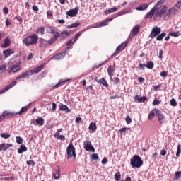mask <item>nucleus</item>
Here are the masks:
<instances>
[{
	"label": "nucleus",
	"mask_w": 181,
	"mask_h": 181,
	"mask_svg": "<svg viewBox=\"0 0 181 181\" xmlns=\"http://www.w3.org/2000/svg\"><path fill=\"white\" fill-rule=\"evenodd\" d=\"M87 30V29H83L81 31H79L78 33H77L76 35H75V40L74 41V43L76 42V41L78 39V37H80V36H81V35H83V32H86Z\"/></svg>",
	"instance_id": "31"
},
{
	"label": "nucleus",
	"mask_w": 181,
	"mask_h": 181,
	"mask_svg": "<svg viewBox=\"0 0 181 181\" xmlns=\"http://www.w3.org/2000/svg\"><path fill=\"white\" fill-rule=\"evenodd\" d=\"M130 165L132 166V168H139L141 166H142V165H144V161L139 156L134 155L130 160Z\"/></svg>",
	"instance_id": "3"
},
{
	"label": "nucleus",
	"mask_w": 181,
	"mask_h": 181,
	"mask_svg": "<svg viewBox=\"0 0 181 181\" xmlns=\"http://www.w3.org/2000/svg\"><path fill=\"white\" fill-rule=\"evenodd\" d=\"M146 69H149V70H152V69H153V66H155V64H153V62L152 61H148L147 62V64H145Z\"/></svg>",
	"instance_id": "33"
},
{
	"label": "nucleus",
	"mask_w": 181,
	"mask_h": 181,
	"mask_svg": "<svg viewBox=\"0 0 181 181\" xmlns=\"http://www.w3.org/2000/svg\"><path fill=\"white\" fill-rule=\"evenodd\" d=\"M168 11V6L165 5V0H160L149 12L146 13V19H151L153 16L154 18H162Z\"/></svg>",
	"instance_id": "1"
},
{
	"label": "nucleus",
	"mask_w": 181,
	"mask_h": 181,
	"mask_svg": "<svg viewBox=\"0 0 181 181\" xmlns=\"http://www.w3.org/2000/svg\"><path fill=\"white\" fill-rule=\"evenodd\" d=\"M26 164L29 166H30V165H32V166H35V165H36V163L34 160H28L26 162Z\"/></svg>",
	"instance_id": "53"
},
{
	"label": "nucleus",
	"mask_w": 181,
	"mask_h": 181,
	"mask_svg": "<svg viewBox=\"0 0 181 181\" xmlns=\"http://www.w3.org/2000/svg\"><path fill=\"white\" fill-rule=\"evenodd\" d=\"M89 129L90 131H93V132H95V131L97 130V124H95V123L91 122L89 124Z\"/></svg>",
	"instance_id": "38"
},
{
	"label": "nucleus",
	"mask_w": 181,
	"mask_h": 181,
	"mask_svg": "<svg viewBox=\"0 0 181 181\" xmlns=\"http://www.w3.org/2000/svg\"><path fill=\"white\" fill-rule=\"evenodd\" d=\"M115 71V65L109 66V67L107 68V73L111 80H112V76H114Z\"/></svg>",
	"instance_id": "18"
},
{
	"label": "nucleus",
	"mask_w": 181,
	"mask_h": 181,
	"mask_svg": "<svg viewBox=\"0 0 181 181\" xmlns=\"http://www.w3.org/2000/svg\"><path fill=\"white\" fill-rule=\"evenodd\" d=\"M113 83H115V84H119V83H121V81L119 80V78L118 77H114L112 79Z\"/></svg>",
	"instance_id": "47"
},
{
	"label": "nucleus",
	"mask_w": 181,
	"mask_h": 181,
	"mask_svg": "<svg viewBox=\"0 0 181 181\" xmlns=\"http://www.w3.org/2000/svg\"><path fill=\"white\" fill-rule=\"evenodd\" d=\"M92 159L93 160H98V153L92 154Z\"/></svg>",
	"instance_id": "55"
},
{
	"label": "nucleus",
	"mask_w": 181,
	"mask_h": 181,
	"mask_svg": "<svg viewBox=\"0 0 181 181\" xmlns=\"http://www.w3.org/2000/svg\"><path fill=\"white\" fill-rule=\"evenodd\" d=\"M78 7H76L74 9H70L69 11H66V15L70 16L71 18H74L78 13Z\"/></svg>",
	"instance_id": "12"
},
{
	"label": "nucleus",
	"mask_w": 181,
	"mask_h": 181,
	"mask_svg": "<svg viewBox=\"0 0 181 181\" xmlns=\"http://www.w3.org/2000/svg\"><path fill=\"white\" fill-rule=\"evenodd\" d=\"M179 11L176 9V8L173 7L170 8L166 13L167 16H171V15H176Z\"/></svg>",
	"instance_id": "20"
},
{
	"label": "nucleus",
	"mask_w": 181,
	"mask_h": 181,
	"mask_svg": "<svg viewBox=\"0 0 181 181\" xmlns=\"http://www.w3.org/2000/svg\"><path fill=\"white\" fill-rule=\"evenodd\" d=\"M134 100L136 103H145V101H146V97L144 96L139 98V95H136L134 96Z\"/></svg>",
	"instance_id": "21"
},
{
	"label": "nucleus",
	"mask_w": 181,
	"mask_h": 181,
	"mask_svg": "<svg viewBox=\"0 0 181 181\" xmlns=\"http://www.w3.org/2000/svg\"><path fill=\"white\" fill-rule=\"evenodd\" d=\"M44 67V65H40L39 66L32 69L31 71H33V73H40V71H42L43 70Z\"/></svg>",
	"instance_id": "26"
},
{
	"label": "nucleus",
	"mask_w": 181,
	"mask_h": 181,
	"mask_svg": "<svg viewBox=\"0 0 181 181\" xmlns=\"http://www.w3.org/2000/svg\"><path fill=\"white\" fill-rule=\"evenodd\" d=\"M166 36V33H162L161 34H158L156 37V40L159 42L162 41L163 39Z\"/></svg>",
	"instance_id": "39"
},
{
	"label": "nucleus",
	"mask_w": 181,
	"mask_h": 181,
	"mask_svg": "<svg viewBox=\"0 0 181 181\" xmlns=\"http://www.w3.org/2000/svg\"><path fill=\"white\" fill-rule=\"evenodd\" d=\"M95 81L104 87H108V82H107V80L104 78H100L99 81L95 79Z\"/></svg>",
	"instance_id": "22"
},
{
	"label": "nucleus",
	"mask_w": 181,
	"mask_h": 181,
	"mask_svg": "<svg viewBox=\"0 0 181 181\" xmlns=\"http://www.w3.org/2000/svg\"><path fill=\"white\" fill-rule=\"evenodd\" d=\"M5 70H6V66L5 65H1L0 73H5Z\"/></svg>",
	"instance_id": "51"
},
{
	"label": "nucleus",
	"mask_w": 181,
	"mask_h": 181,
	"mask_svg": "<svg viewBox=\"0 0 181 181\" xmlns=\"http://www.w3.org/2000/svg\"><path fill=\"white\" fill-rule=\"evenodd\" d=\"M3 12L5 15H8V13H9V8H8V7H4L3 8Z\"/></svg>",
	"instance_id": "56"
},
{
	"label": "nucleus",
	"mask_w": 181,
	"mask_h": 181,
	"mask_svg": "<svg viewBox=\"0 0 181 181\" xmlns=\"http://www.w3.org/2000/svg\"><path fill=\"white\" fill-rule=\"evenodd\" d=\"M169 36H172L173 37H179V36H181V33L180 31L170 33Z\"/></svg>",
	"instance_id": "40"
},
{
	"label": "nucleus",
	"mask_w": 181,
	"mask_h": 181,
	"mask_svg": "<svg viewBox=\"0 0 181 181\" xmlns=\"http://www.w3.org/2000/svg\"><path fill=\"white\" fill-rule=\"evenodd\" d=\"M175 176H176L177 179H179L181 177V171H177L175 173Z\"/></svg>",
	"instance_id": "63"
},
{
	"label": "nucleus",
	"mask_w": 181,
	"mask_h": 181,
	"mask_svg": "<svg viewBox=\"0 0 181 181\" xmlns=\"http://www.w3.org/2000/svg\"><path fill=\"white\" fill-rule=\"evenodd\" d=\"M60 110L61 111H66V112H70V111H71L70 109H69V107L66 105H62L60 107Z\"/></svg>",
	"instance_id": "41"
},
{
	"label": "nucleus",
	"mask_w": 181,
	"mask_h": 181,
	"mask_svg": "<svg viewBox=\"0 0 181 181\" xmlns=\"http://www.w3.org/2000/svg\"><path fill=\"white\" fill-rule=\"evenodd\" d=\"M158 57L159 59H163V49H160Z\"/></svg>",
	"instance_id": "57"
},
{
	"label": "nucleus",
	"mask_w": 181,
	"mask_h": 181,
	"mask_svg": "<svg viewBox=\"0 0 181 181\" xmlns=\"http://www.w3.org/2000/svg\"><path fill=\"white\" fill-rule=\"evenodd\" d=\"M144 67H146V66H145V64H139V65L137 67V69H139V70H144Z\"/></svg>",
	"instance_id": "58"
},
{
	"label": "nucleus",
	"mask_w": 181,
	"mask_h": 181,
	"mask_svg": "<svg viewBox=\"0 0 181 181\" xmlns=\"http://www.w3.org/2000/svg\"><path fill=\"white\" fill-rule=\"evenodd\" d=\"M59 36L62 39H66V37H69L70 36V33L67 30H65L59 33Z\"/></svg>",
	"instance_id": "23"
},
{
	"label": "nucleus",
	"mask_w": 181,
	"mask_h": 181,
	"mask_svg": "<svg viewBox=\"0 0 181 181\" xmlns=\"http://www.w3.org/2000/svg\"><path fill=\"white\" fill-rule=\"evenodd\" d=\"M117 11H118V8H117V7H114V8H112L109 10L105 11V15H110V13L117 12Z\"/></svg>",
	"instance_id": "29"
},
{
	"label": "nucleus",
	"mask_w": 181,
	"mask_h": 181,
	"mask_svg": "<svg viewBox=\"0 0 181 181\" xmlns=\"http://www.w3.org/2000/svg\"><path fill=\"white\" fill-rule=\"evenodd\" d=\"M64 56H66V52H61L54 55L51 59L52 60H62V59H64Z\"/></svg>",
	"instance_id": "17"
},
{
	"label": "nucleus",
	"mask_w": 181,
	"mask_h": 181,
	"mask_svg": "<svg viewBox=\"0 0 181 181\" xmlns=\"http://www.w3.org/2000/svg\"><path fill=\"white\" fill-rule=\"evenodd\" d=\"M180 153H181V145L178 144V146L177 147L176 156L177 157L180 156Z\"/></svg>",
	"instance_id": "44"
},
{
	"label": "nucleus",
	"mask_w": 181,
	"mask_h": 181,
	"mask_svg": "<svg viewBox=\"0 0 181 181\" xmlns=\"http://www.w3.org/2000/svg\"><path fill=\"white\" fill-rule=\"evenodd\" d=\"M159 104H160V101L158 100H154L153 101V105H159Z\"/></svg>",
	"instance_id": "60"
},
{
	"label": "nucleus",
	"mask_w": 181,
	"mask_h": 181,
	"mask_svg": "<svg viewBox=\"0 0 181 181\" xmlns=\"http://www.w3.org/2000/svg\"><path fill=\"white\" fill-rule=\"evenodd\" d=\"M32 74H33V71H28L22 74H21L20 76H18L16 80H19L21 78H26V77H29V76H32Z\"/></svg>",
	"instance_id": "14"
},
{
	"label": "nucleus",
	"mask_w": 181,
	"mask_h": 181,
	"mask_svg": "<svg viewBox=\"0 0 181 181\" xmlns=\"http://www.w3.org/2000/svg\"><path fill=\"white\" fill-rule=\"evenodd\" d=\"M66 155L68 159H70V158H74V159H76V158H77V155L76 154V148H74V146H73V142H71L67 146Z\"/></svg>",
	"instance_id": "4"
},
{
	"label": "nucleus",
	"mask_w": 181,
	"mask_h": 181,
	"mask_svg": "<svg viewBox=\"0 0 181 181\" xmlns=\"http://www.w3.org/2000/svg\"><path fill=\"white\" fill-rule=\"evenodd\" d=\"M16 143L18 144H23V139H22V137L21 136H16Z\"/></svg>",
	"instance_id": "45"
},
{
	"label": "nucleus",
	"mask_w": 181,
	"mask_h": 181,
	"mask_svg": "<svg viewBox=\"0 0 181 181\" xmlns=\"http://www.w3.org/2000/svg\"><path fill=\"white\" fill-rule=\"evenodd\" d=\"M62 131H63V129H58V130L56 132L55 134H54V138H56V136H57V135H60V133L62 132Z\"/></svg>",
	"instance_id": "61"
},
{
	"label": "nucleus",
	"mask_w": 181,
	"mask_h": 181,
	"mask_svg": "<svg viewBox=\"0 0 181 181\" xmlns=\"http://www.w3.org/2000/svg\"><path fill=\"white\" fill-rule=\"evenodd\" d=\"M57 139H59V141H66V137L63 135L59 134V135H57Z\"/></svg>",
	"instance_id": "52"
},
{
	"label": "nucleus",
	"mask_w": 181,
	"mask_h": 181,
	"mask_svg": "<svg viewBox=\"0 0 181 181\" xmlns=\"http://www.w3.org/2000/svg\"><path fill=\"white\" fill-rule=\"evenodd\" d=\"M37 33L38 35H41V36H43L45 35V27H39L37 28Z\"/></svg>",
	"instance_id": "37"
},
{
	"label": "nucleus",
	"mask_w": 181,
	"mask_h": 181,
	"mask_svg": "<svg viewBox=\"0 0 181 181\" xmlns=\"http://www.w3.org/2000/svg\"><path fill=\"white\" fill-rule=\"evenodd\" d=\"M73 43H74V42H73V40H69L66 43V46H71L73 45Z\"/></svg>",
	"instance_id": "62"
},
{
	"label": "nucleus",
	"mask_w": 181,
	"mask_h": 181,
	"mask_svg": "<svg viewBox=\"0 0 181 181\" xmlns=\"http://www.w3.org/2000/svg\"><path fill=\"white\" fill-rule=\"evenodd\" d=\"M48 33H49L50 35H54V37H51L49 40V44L54 43V42H56L57 39H59V37L60 36V33L55 31L53 27H49V31H48Z\"/></svg>",
	"instance_id": "5"
},
{
	"label": "nucleus",
	"mask_w": 181,
	"mask_h": 181,
	"mask_svg": "<svg viewBox=\"0 0 181 181\" xmlns=\"http://www.w3.org/2000/svg\"><path fill=\"white\" fill-rule=\"evenodd\" d=\"M0 136H1V138H3L4 139H8V138H11V134L1 133V134H0Z\"/></svg>",
	"instance_id": "42"
},
{
	"label": "nucleus",
	"mask_w": 181,
	"mask_h": 181,
	"mask_svg": "<svg viewBox=\"0 0 181 181\" xmlns=\"http://www.w3.org/2000/svg\"><path fill=\"white\" fill-rule=\"evenodd\" d=\"M170 103V105H172L173 107H176L177 105V103L176 102V100H175V98H172Z\"/></svg>",
	"instance_id": "46"
},
{
	"label": "nucleus",
	"mask_w": 181,
	"mask_h": 181,
	"mask_svg": "<svg viewBox=\"0 0 181 181\" xmlns=\"http://www.w3.org/2000/svg\"><path fill=\"white\" fill-rule=\"evenodd\" d=\"M175 6L176 8H179V9H181V1H178L175 5Z\"/></svg>",
	"instance_id": "64"
},
{
	"label": "nucleus",
	"mask_w": 181,
	"mask_h": 181,
	"mask_svg": "<svg viewBox=\"0 0 181 181\" xmlns=\"http://www.w3.org/2000/svg\"><path fill=\"white\" fill-rule=\"evenodd\" d=\"M160 76L161 77H167V76H168V72H166V71H162V72H160Z\"/></svg>",
	"instance_id": "59"
},
{
	"label": "nucleus",
	"mask_w": 181,
	"mask_h": 181,
	"mask_svg": "<svg viewBox=\"0 0 181 181\" xmlns=\"http://www.w3.org/2000/svg\"><path fill=\"white\" fill-rule=\"evenodd\" d=\"M13 145L12 144L3 143L0 144V152L1 151H8L9 148H12Z\"/></svg>",
	"instance_id": "16"
},
{
	"label": "nucleus",
	"mask_w": 181,
	"mask_h": 181,
	"mask_svg": "<svg viewBox=\"0 0 181 181\" xmlns=\"http://www.w3.org/2000/svg\"><path fill=\"white\" fill-rule=\"evenodd\" d=\"M9 45H11V40H9V38H6L4 40V43L1 45V47H8Z\"/></svg>",
	"instance_id": "36"
},
{
	"label": "nucleus",
	"mask_w": 181,
	"mask_h": 181,
	"mask_svg": "<svg viewBox=\"0 0 181 181\" xmlns=\"http://www.w3.org/2000/svg\"><path fill=\"white\" fill-rule=\"evenodd\" d=\"M28 151V148L24 144H22L20 148L18 149V153H23V152H26Z\"/></svg>",
	"instance_id": "27"
},
{
	"label": "nucleus",
	"mask_w": 181,
	"mask_h": 181,
	"mask_svg": "<svg viewBox=\"0 0 181 181\" xmlns=\"http://www.w3.org/2000/svg\"><path fill=\"white\" fill-rule=\"evenodd\" d=\"M45 124V119L42 117H39L35 119V122H34V125H43Z\"/></svg>",
	"instance_id": "24"
},
{
	"label": "nucleus",
	"mask_w": 181,
	"mask_h": 181,
	"mask_svg": "<svg viewBox=\"0 0 181 181\" xmlns=\"http://www.w3.org/2000/svg\"><path fill=\"white\" fill-rule=\"evenodd\" d=\"M148 6H149V4H144L140 6L139 7H137L136 11H146Z\"/></svg>",
	"instance_id": "30"
},
{
	"label": "nucleus",
	"mask_w": 181,
	"mask_h": 181,
	"mask_svg": "<svg viewBox=\"0 0 181 181\" xmlns=\"http://www.w3.org/2000/svg\"><path fill=\"white\" fill-rule=\"evenodd\" d=\"M141 28V26L139 25H136L134 27L132 33L133 35H138L139 33V29Z\"/></svg>",
	"instance_id": "35"
},
{
	"label": "nucleus",
	"mask_w": 181,
	"mask_h": 181,
	"mask_svg": "<svg viewBox=\"0 0 181 181\" xmlns=\"http://www.w3.org/2000/svg\"><path fill=\"white\" fill-rule=\"evenodd\" d=\"M161 31L160 28L158 26L153 27L150 34V37H151V39H154V37H156V36L160 34Z\"/></svg>",
	"instance_id": "11"
},
{
	"label": "nucleus",
	"mask_w": 181,
	"mask_h": 181,
	"mask_svg": "<svg viewBox=\"0 0 181 181\" xmlns=\"http://www.w3.org/2000/svg\"><path fill=\"white\" fill-rule=\"evenodd\" d=\"M66 81L59 80V82L54 86V88H58V87H60V84H63V83H65Z\"/></svg>",
	"instance_id": "48"
},
{
	"label": "nucleus",
	"mask_w": 181,
	"mask_h": 181,
	"mask_svg": "<svg viewBox=\"0 0 181 181\" xmlns=\"http://www.w3.org/2000/svg\"><path fill=\"white\" fill-rule=\"evenodd\" d=\"M21 64H22L21 61L11 63L9 66L10 71H12V73H18V71L21 70Z\"/></svg>",
	"instance_id": "6"
},
{
	"label": "nucleus",
	"mask_w": 181,
	"mask_h": 181,
	"mask_svg": "<svg viewBox=\"0 0 181 181\" xmlns=\"http://www.w3.org/2000/svg\"><path fill=\"white\" fill-rule=\"evenodd\" d=\"M83 146H84V149L87 151V152H90V151H91V152H95V149L93 148V145L91 144V141L86 140V141H84Z\"/></svg>",
	"instance_id": "8"
},
{
	"label": "nucleus",
	"mask_w": 181,
	"mask_h": 181,
	"mask_svg": "<svg viewBox=\"0 0 181 181\" xmlns=\"http://www.w3.org/2000/svg\"><path fill=\"white\" fill-rule=\"evenodd\" d=\"M16 81H14L11 82L9 85L5 87L3 90H0V94H4V93H6V91H8V90H11L12 87H14V86H16Z\"/></svg>",
	"instance_id": "15"
},
{
	"label": "nucleus",
	"mask_w": 181,
	"mask_h": 181,
	"mask_svg": "<svg viewBox=\"0 0 181 181\" xmlns=\"http://www.w3.org/2000/svg\"><path fill=\"white\" fill-rule=\"evenodd\" d=\"M80 25H81L80 23L76 22V23H72V24H71V25H68L66 26V28H67L68 29H73V28H78V26H80Z\"/></svg>",
	"instance_id": "34"
},
{
	"label": "nucleus",
	"mask_w": 181,
	"mask_h": 181,
	"mask_svg": "<svg viewBox=\"0 0 181 181\" xmlns=\"http://www.w3.org/2000/svg\"><path fill=\"white\" fill-rule=\"evenodd\" d=\"M15 52L12 49H8L6 50L3 51V54H4L5 59L9 57V56H11V54H13Z\"/></svg>",
	"instance_id": "19"
},
{
	"label": "nucleus",
	"mask_w": 181,
	"mask_h": 181,
	"mask_svg": "<svg viewBox=\"0 0 181 181\" xmlns=\"http://www.w3.org/2000/svg\"><path fill=\"white\" fill-rule=\"evenodd\" d=\"M39 42H40V46L41 47H47V46H52V45H53V43H49V40L47 41L45 39H43V38H40L39 40Z\"/></svg>",
	"instance_id": "13"
},
{
	"label": "nucleus",
	"mask_w": 181,
	"mask_h": 181,
	"mask_svg": "<svg viewBox=\"0 0 181 181\" xmlns=\"http://www.w3.org/2000/svg\"><path fill=\"white\" fill-rule=\"evenodd\" d=\"M16 114H13V112L5 110L3 112V113L0 115V122H2L3 121H5V118H13V117H15Z\"/></svg>",
	"instance_id": "7"
},
{
	"label": "nucleus",
	"mask_w": 181,
	"mask_h": 181,
	"mask_svg": "<svg viewBox=\"0 0 181 181\" xmlns=\"http://www.w3.org/2000/svg\"><path fill=\"white\" fill-rule=\"evenodd\" d=\"M153 117H155V112H153V111H151L148 114V119H153Z\"/></svg>",
	"instance_id": "50"
},
{
	"label": "nucleus",
	"mask_w": 181,
	"mask_h": 181,
	"mask_svg": "<svg viewBox=\"0 0 181 181\" xmlns=\"http://www.w3.org/2000/svg\"><path fill=\"white\" fill-rule=\"evenodd\" d=\"M115 179L116 181L121 180V173L120 172H117V173H115Z\"/></svg>",
	"instance_id": "43"
},
{
	"label": "nucleus",
	"mask_w": 181,
	"mask_h": 181,
	"mask_svg": "<svg viewBox=\"0 0 181 181\" xmlns=\"http://www.w3.org/2000/svg\"><path fill=\"white\" fill-rule=\"evenodd\" d=\"M52 176L54 179H59L60 177V168H58V169L53 173Z\"/></svg>",
	"instance_id": "28"
},
{
	"label": "nucleus",
	"mask_w": 181,
	"mask_h": 181,
	"mask_svg": "<svg viewBox=\"0 0 181 181\" xmlns=\"http://www.w3.org/2000/svg\"><path fill=\"white\" fill-rule=\"evenodd\" d=\"M39 40V36L37 34H33L28 35L26 37L23 38V43L26 46H32V45H37Z\"/></svg>",
	"instance_id": "2"
},
{
	"label": "nucleus",
	"mask_w": 181,
	"mask_h": 181,
	"mask_svg": "<svg viewBox=\"0 0 181 181\" xmlns=\"http://www.w3.org/2000/svg\"><path fill=\"white\" fill-rule=\"evenodd\" d=\"M155 111L159 124H163V119L165 118V115L159 109H156Z\"/></svg>",
	"instance_id": "9"
},
{
	"label": "nucleus",
	"mask_w": 181,
	"mask_h": 181,
	"mask_svg": "<svg viewBox=\"0 0 181 181\" xmlns=\"http://www.w3.org/2000/svg\"><path fill=\"white\" fill-rule=\"evenodd\" d=\"M28 108H29V106H25L23 107L20 111H18V112H13V114H16L15 115H22V114H23V112H25V111L28 110Z\"/></svg>",
	"instance_id": "25"
},
{
	"label": "nucleus",
	"mask_w": 181,
	"mask_h": 181,
	"mask_svg": "<svg viewBox=\"0 0 181 181\" xmlns=\"http://www.w3.org/2000/svg\"><path fill=\"white\" fill-rule=\"evenodd\" d=\"M108 25V23L105 20V21L101 22L99 24H96L95 26H93L92 28H103V26H107Z\"/></svg>",
	"instance_id": "32"
},
{
	"label": "nucleus",
	"mask_w": 181,
	"mask_h": 181,
	"mask_svg": "<svg viewBox=\"0 0 181 181\" xmlns=\"http://www.w3.org/2000/svg\"><path fill=\"white\" fill-rule=\"evenodd\" d=\"M125 120H126L127 124H131V122H132V119H131L129 117V116H127Z\"/></svg>",
	"instance_id": "54"
},
{
	"label": "nucleus",
	"mask_w": 181,
	"mask_h": 181,
	"mask_svg": "<svg viewBox=\"0 0 181 181\" xmlns=\"http://www.w3.org/2000/svg\"><path fill=\"white\" fill-rule=\"evenodd\" d=\"M128 46V41H125L122 43H121L117 48L115 52L113 53L112 56L113 57H115L117 56V53H119V52L124 50L125 49V47Z\"/></svg>",
	"instance_id": "10"
},
{
	"label": "nucleus",
	"mask_w": 181,
	"mask_h": 181,
	"mask_svg": "<svg viewBox=\"0 0 181 181\" xmlns=\"http://www.w3.org/2000/svg\"><path fill=\"white\" fill-rule=\"evenodd\" d=\"M129 129H131L129 127L122 128L119 129V132L120 134H124V132H126V131H129Z\"/></svg>",
	"instance_id": "49"
}]
</instances>
